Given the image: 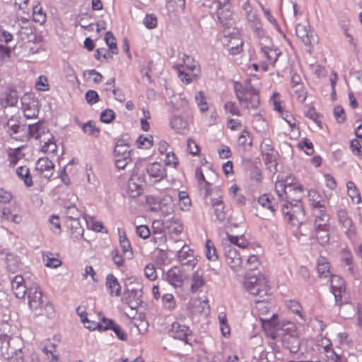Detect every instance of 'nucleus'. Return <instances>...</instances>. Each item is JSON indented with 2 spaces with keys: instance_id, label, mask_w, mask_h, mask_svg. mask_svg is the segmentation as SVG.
I'll return each instance as SVG.
<instances>
[{
  "instance_id": "1",
  "label": "nucleus",
  "mask_w": 362,
  "mask_h": 362,
  "mask_svg": "<svg viewBox=\"0 0 362 362\" xmlns=\"http://www.w3.org/2000/svg\"><path fill=\"white\" fill-rule=\"evenodd\" d=\"M30 138H34L39 141L42 151L56 156L57 145L52 134L43 123L37 122L30 124Z\"/></svg>"
},
{
  "instance_id": "2",
  "label": "nucleus",
  "mask_w": 362,
  "mask_h": 362,
  "mask_svg": "<svg viewBox=\"0 0 362 362\" xmlns=\"http://www.w3.org/2000/svg\"><path fill=\"white\" fill-rule=\"evenodd\" d=\"M28 305L36 315H46L52 317L54 314L53 305L42 297L38 285L34 284L28 288Z\"/></svg>"
},
{
  "instance_id": "3",
  "label": "nucleus",
  "mask_w": 362,
  "mask_h": 362,
  "mask_svg": "<svg viewBox=\"0 0 362 362\" xmlns=\"http://www.w3.org/2000/svg\"><path fill=\"white\" fill-rule=\"evenodd\" d=\"M205 204L210 206L217 221L223 223L228 218V211L223 201L221 191L218 188L206 189Z\"/></svg>"
},
{
  "instance_id": "4",
  "label": "nucleus",
  "mask_w": 362,
  "mask_h": 362,
  "mask_svg": "<svg viewBox=\"0 0 362 362\" xmlns=\"http://www.w3.org/2000/svg\"><path fill=\"white\" fill-rule=\"evenodd\" d=\"M143 287V284L134 277L126 279L122 300L132 310H136L142 303Z\"/></svg>"
},
{
  "instance_id": "5",
  "label": "nucleus",
  "mask_w": 362,
  "mask_h": 362,
  "mask_svg": "<svg viewBox=\"0 0 362 362\" xmlns=\"http://www.w3.org/2000/svg\"><path fill=\"white\" fill-rule=\"evenodd\" d=\"M244 286L245 289L251 295L259 296L260 300L257 302V308L261 309L262 303L266 300L265 297L267 296L269 292V286L267 280L261 274L257 275L247 274L244 281Z\"/></svg>"
},
{
  "instance_id": "6",
  "label": "nucleus",
  "mask_w": 362,
  "mask_h": 362,
  "mask_svg": "<svg viewBox=\"0 0 362 362\" xmlns=\"http://www.w3.org/2000/svg\"><path fill=\"white\" fill-rule=\"evenodd\" d=\"M234 90L239 104L243 109H257L259 105V91L255 88L234 83Z\"/></svg>"
},
{
  "instance_id": "7",
  "label": "nucleus",
  "mask_w": 362,
  "mask_h": 362,
  "mask_svg": "<svg viewBox=\"0 0 362 362\" xmlns=\"http://www.w3.org/2000/svg\"><path fill=\"white\" fill-rule=\"evenodd\" d=\"M145 175L143 173L134 171L128 180L127 194L133 198L140 196L144 191Z\"/></svg>"
},
{
  "instance_id": "8",
  "label": "nucleus",
  "mask_w": 362,
  "mask_h": 362,
  "mask_svg": "<svg viewBox=\"0 0 362 362\" xmlns=\"http://www.w3.org/2000/svg\"><path fill=\"white\" fill-rule=\"evenodd\" d=\"M331 291L334 296L335 303L338 305L346 303L348 300L346 285L344 279L337 275H333L330 279Z\"/></svg>"
},
{
  "instance_id": "9",
  "label": "nucleus",
  "mask_w": 362,
  "mask_h": 362,
  "mask_svg": "<svg viewBox=\"0 0 362 362\" xmlns=\"http://www.w3.org/2000/svg\"><path fill=\"white\" fill-rule=\"evenodd\" d=\"M282 212L293 226L300 224L304 220V210L300 204H286L282 209Z\"/></svg>"
},
{
  "instance_id": "10",
  "label": "nucleus",
  "mask_w": 362,
  "mask_h": 362,
  "mask_svg": "<svg viewBox=\"0 0 362 362\" xmlns=\"http://www.w3.org/2000/svg\"><path fill=\"white\" fill-rule=\"evenodd\" d=\"M8 133L16 140L25 141L29 139L30 124H21L13 119L7 122Z\"/></svg>"
},
{
  "instance_id": "11",
  "label": "nucleus",
  "mask_w": 362,
  "mask_h": 362,
  "mask_svg": "<svg viewBox=\"0 0 362 362\" xmlns=\"http://www.w3.org/2000/svg\"><path fill=\"white\" fill-rule=\"evenodd\" d=\"M187 59L185 60V64L180 65L177 68V71L178 74V77L182 82H185L186 83H189L192 82V79L189 75L185 72V69L191 72L192 77H197L199 75L200 71L198 66V64L195 62H192L189 63V57H186Z\"/></svg>"
},
{
  "instance_id": "12",
  "label": "nucleus",
  "mask_w": 362,
  "mask_h": 362,
  "mask_svg": "<svg viewBox=\"0 0 362 362\" xmlns=\"http://www.w3.org/2000/svg\"><path fill=\"white\" fill-rule=\"evenodd\" d=\"M195 177L198 184L206 190L213 185L218 179V175L211 168H207L204 171L199 168H196Z\"/></svg>"
},
{
  "instance_id": "13",
  "label": "nucleus",
  "mask_w": 362,
  "mask_h": 362,
  "mask_svg": "<svg viewBox=\"0 0 362 362\" xmlns=\"http://www.w3.org/2000/svg\"><path fill=\"white\" fill-rule=\"evenodd\" d=\"M296 33L305 45H312L316 42L314 33L310 29L307 19H303L296 25Z\"/></svg>"
},
{
  "instance_id": "14",
  "label": "nucleus",
  "mask_w": 362,
  "mask_h": 362,
  "mask_svg": "<svg viewBox=\"0 0 362 362\" xmlns=\"http://www.w3.org/2000/svg\"><path fill=\"white\" fill-rule=\"evenodd\" d=\"M223 252L226 262L232 269L236 270L240 267L242 258L240 253L233 245L224 244Z\"/></svg>"
},
{
  "instance_id": "15",
  "label": "nucleus",
  "mask_w": 362,
  "mask_h": 362,
  "mask_svg": "<svg viewBox=\"0 0 362 362\" xmlns=\"http://www.w3.org/2000/svg\"><path fill=\"white\" fill-rule=\"evenodd\" d=\"M286 326V328L283 329L291 330V334L286 333L283 336V343L285 348L289 350L291 353L296 354L300 348V341L297 336L295 334V327L293 324L288 323Z\"/></svg>"
},
{
  "instance_id": "16",
  "label": "nucleus",
  "mask_w": 362,
  "mask_h": 362,
  "mask_svg": "<svg viewBox=\"0 0 362 362\" xmlns=\"http://www.w3.org/2000/svg\"><path fill=\"white\" fill-rule=\"evenodd\" d=\"M22 110L25 117L34 118L38 115V102L30 94H25L21 98Z\"/></svg>"
},
{
  "instance_id": "17",
  "label": "nucleus",
  "mask_w": 362,
  "mask_h": 362,
  "mask_svg": "<svg viewBox=\"0 0 362 362\" xmlns=\"http://www.w3.org/2000/svg\"><path fill=\"white\" fill-rule=\"evenodd\" d=\"M165 280L174 288H180L187 275L180 267H173L165 274Z\"/></svg>"
},
{
  "instance_id": "18",
  "label": "nucleus",
  "mask_w": 362,
  "mask_h": 362,
  "mask_svg": "<svg viewBox=\"0 0 362 362\" xmlns=\"http://www.w3.org/2000/svg\"><path fill=\"white\" fill-rule=\"evenodd\" d=\"M337 216L339 223L345 229V233L350 240L353 239L356 234V227L354 226L351 217L345 210H339Z\"/></svg>"
},
{
  "instance_id": "19",
  "label": "nucleus",
  "mask_w": 362,
  "mask_h": 362,
  "mask_svg": "<svg viewBox=\"0 0 362 362\" xmlns=\"http://www.w3.org/2000/svg\"><path fill=\"white\" fill-rule=\"evenodd\" d=\"M177 259L182 264L194 268L197 264L192 250L187 245H184L177 252Z\"/></svg>"
},
{
  "instance_id": "20",
  "label": "nucleus",
  "mask_w": 362,
  "mask_h": 362,
  "mask_svg": "<svg viewBox=\"0 0 362 362\" xmlns=\"http://www.w3.org/2000/svg\"><path fill=\"white\" fill-rule=\"evenodd\" d=\"M289 188L291 187L287 186L286 182L283 180H277L275 183L276 192L281 199H290L294 201H299L301 199V194H295Z\"/></svg>"
},
{
  "instance_id": "21",
  "label": "nucleus",
  "mask_w": 362,
  "mask_h": 362,
  "mask_svg": "<svg viewBox=\"0 0 362 362\" xmlns=\"http://www.w3.org/2000/svg\"><path fill=\"white\" fill-rule=\"evenodd\" d=\"M54 165L48 158H40L35 164V169L39 173L46 178H49L54 172Z\"/></svg>"
},
{
  "instance_id": "22",
  "label": "nucleus",
  "mask_w": 362,
  "mask_h": 362,
  "mask_svg": "<svg viewBox=\"0 0 362 362\" xmlns=\"http://www.w3.org/2000/svg\"><path fill=\"white\" fill-rule=\"evenodd\" d=\"M11 290L18 298H23L28 293V288L25 285L24 278L21 275H16L11 281Z\"/></svg>"
},
{
  "instance_id": "23",
  "label": "nucleus",
  "mask_w": 362,
  "mask_h": 362,
  "mask_svg": "<svg viewBox=\"0 0 362 362\" xmlns=\"http://www.w3.org/2000/svg\"><path fill=\"white\" fill-rule=\"evenodd\" d=\"M190 333L189 327L180 322H174L171 325L170 334L175 339L185 341Z\"/></svg>"
},
{
  "instance_id": "24",
  "label": "nucleus",
  "mask_w": 362,
  "mask_h": 362,
  "mask_svg": "<svg viewBox=\"0 0 362 362\" xmlns=\"http://www.w3.org/2000/svg\"><path fill=\"white\" fill-rule=\"evenodd\" d=\"M175 204L173 197L170 194H164L160 197L158 211H160L164 216H169L174 212Z\"/></svg>"
},
{
  "instance_id": "25",
  "label": "nucleus",
  "mask_w": 362,
  "mask_h": 362,
  "mask_svg": "<svg viewBox=\"0 0 362 362\" xmlns=\"http://www.w3.org/2000/svg\"><path fill=\"white\" fill-rule=\"evenodd\" d=\"M170 127L178 134H186L189 131V124L183 117L174 115L170 120Z\"/></svg>"
},
{
  "instance_id": "26",
  "label": "nucleus",
  "mask_w": 362,
  "mask_h": 362,
  "mask_svg": "<svg viewBox=\"0 0 362 362\" xmlns=\"http://www.w3.org/2000/svg\"><path fill=\"white\" fill-rule=\"evenodd\" d=\"M114 160H124L127 158H131L130 146L123 141H118L113 151Z\"/></svg>"
},
{
  "instance_id": "27",
  "label": "nucleus",
  "mask_w": 362,
  "mask_h": 362,
  "mask_svg": "<svg viewBox=\"0 0 362 362\" xmlns=\"http://www.w3.org/2000/svg\"><path fill=\"white\" fill-rule=\"evenodd\" d=\"M146 171L151 177L155 179V182L160 181L166 177L165 168L158 163L149 164L146 168Z\"/></svg>"
},
{
  "instance_id": "28",
  "label": "nucleus",
  "mask_w": 362,
  "mask_h": 362,
  "mask_svg": "<svg viewBox=\"0 0 362 362\" xmlns=\"http://www.w3.org/2000/svg\"><path fill=\"white\" fill-rule=\"evenodd\" d=\"M189 284L190 291L194 293L198 292L205 284L203 272L199 269L196 270L189 279Z\"/></svg>"
},
{
  "instance_id": "29",
  "label": "nucleus",
  "mask_w": 362,
  "mask_h": 362,
  "mask_svg": "<svg viewBox=\"0 0 362 362\" xmlns=\"http://www.w3.org/2000/svg\"><path fill=\"white\" fill-rule=\"evenodd\" d=\"M106 286L110 291V296L118 297L121 295V286L117 279L112 274L106 276Z\"/></svg>"
},
{
  "instance_id": "30",
  "label": "nucleus",
  "mask_w": 362,
  "mask_h": 362,
  "mask_svg": "<svg viewBox=\"0 0 362 362\" xmlns=\"http://www.w3.org/2000/svg\"><path fill=\"white\" fill-rule=\"evenodd\" d=\"M308 197L313 210L316 209V208H322L326 206L325 200L317 191L310 189L308 193Z\"/></svg>"
},
{
  "instance_id": "31",
  "label": "nucleus",
  "mask_w": 362,
  "mask_h": 362,
  "mask_svg": "<svg viewBox=\"0 0 362 362\" xmlns=\"http://www.w3.org/2000/svg\"><path fill=\"white\" fill-rule=\"evenodd\" d=\"M163 225L170 234L179 235L183 230V225L179 218L173 217L166 220Z\"/></svg>"
},
{
  "instance_id": "32",
  "label": "nucleus",
  "mask_w": 362,
  "mask_h": 362,
  "mask_svg": "<svg viewBox=\"0 0 362 362\" xmlns=\"http://www.w3.org/2000/svg\"><path fill=\"white\" fill-rule=\"evenodd\" d=\"M227 240L223 243V245L224 244H230L235 247V246H238L240 248L244 249L249 245L247 240L243 235H232L227 234Z\"/></svg>"
},
{
  "instance_id": "33",
  "label": "nucleus",
  "mask_w": 362,
  "mask_h": 362,
  "mask_svg": "<svg viewBox=\"0 0 362 362\" xmlns=\"http://www.w3.org/2000/svg\"><path fill=\"white\" fill-rule=\"evenodd\" d=\"M277 316L273 313L269 318H261L262 322V327L264 329L269 330L272 333L277 332L280 328V325L276 322Z\"/></svg>"
},
{
  "instance_id": "34",
  "label": "nucleus",
  "mask_w": 362,
  "mask_h": 362,
  "mask_svg": "<svg viewBox=\"0 0 362 362\" xmlns=\"http://www.w3.org/2000/svg\"><path fill=\"white\" fill-rule=\"evenodd\" d=\"M18 101V95L16 90H8L5 94L4 97L1 100V105L6 107L8 106H15Z\"/></svg>"
},
{
  "instance_id": "35",
  "label": "nucleus",
  "mask_w": 362,
  "mask_h": 362,
  "mask_svg": "<svg viewBox=\"0 0 362 362\" xmlns=\"http://www.w3.org/2000/svg\"><path fill=\"white\" fill-rule=\"evenodd\" d=\"M243 40L240 38L235 37H231L226 45L229 54L235 55L240 53L243 49Z\"/></svg>"
},
{
  "instance_id": "36",
  "label": "nucleus",
  "mask_w": 362,
  "mask_h": 362,
  "mask_svg": "<svg viewBox=\"0 0 362 362\" xmlns=\"http://www.w3.org/2000/svg\"><path fill=\"white\" fill-rule=\"evenodd\" d=\"M18 176L24 182L26 187H31L33 185L30 170L26 166H21L16 169Z\"/></svg>"
},
{
  "instance_id": "37",
  "label": "nucleus",
  "mask_w": 362,
  "mask_h": 362,
  "mask_svg": "<svg viewBox=\"0 0 362 362\" xmlns=\"http://www.w3.org/2000/svg\"><path fill=\"white\" fill-rule=\"evenodd\" d=\"M317 272H318L320 277L326 278V277L329 276V274H330L329 264L327 262V260L326 259V258L320 257L317 259Z\"/></svg>"
},
{
  "instance_id": "38",
  "label": "nucleus",
  "mask_w": 362,
  "mask_h": 362,
  "mask_svg": "<svg viewBox=\"0 0 362 362\" xmlns=\"http://www.w3.org/2000/svg\"><path fill=\"white\" fill-rule=\"evenodd\" d=\"M284 182H286V185L291 187V189L295 194H301V198L303 196L304 188L303 185L296 181L293 176H288Z\"/></svg>"
},
{
  "instance_id": "39",
  "label": "nucleus",
  "mask_w": 362,
  "mask_h": 362,
  "mask_svg": "<svg viewBox=\"0 0 362 362\" xmlns=\"http://www.w3.org/2000/svg\"><path fill=\"white\" fill-rule=\"evenodd\" d=\"M262 52L265 57L272 64H274L281 52L276 48L264 47L262 48Z\"/></svg>"
},
{
  "instance_id": "40",
  "label": "nucleus",
  "mask_w": 362,
  "mask_h": 362,
  "mask_svg": "<svg viewBox=\"0 0 362 362\" xmlns=\"http://www.w3.org/2000/svg\"><path fill=\"white\" fill-rule=\"evenodd\" d=\"M217 16L218 19L223 26H229L230 25L232 12L228 9H223L218 7Z\"/></svg>"
},
{
  "instance_id": "41",
  "label": "nucleus",
  "mask_w": 362,
  "mask_h": 362,
  "mask_svg": "<svg viewBox=\"0 0 362 362\" xmlns=\"http://www.w3.org/2000/svg\"><path fill=\"white\" fill-rule=\"evenodd\" d=\"M83 133L93 136L98 137L100 134V129L96 127L93 121H88L84 124H81Z\"/></svg>"
},
{
  "instance_id": "42",
  "label": "nucleus",
  "mask_w": 362,
  "mask_h": 362,
  "mask_svg": "<svg viewBox=\"0 0 362 362\" xmlns=\"http://www.w3.org/2000/svg\"><path fill=\"white\" fill-rule=\"evenodd\" d=\"M258 203L264 208H266L271 211L276 210V203L273 197L269 194H265L262 195L258 199Z\"/></svg>"
},
{
  "instance_id": "43",
  "label": "nucleus",
  "mask_w": 362,
  "mask_h": 362,
  "mask_svg": "<svg viewBox=\"0 0 362 362\" xmlns=\"http://www.w3.org/2000/svg\"><path fill=\"white\" fill-rule=\"evenodd\" d=\"M178 199L180 209L182 211H187L191 207V199L185 191H180L178 192Z\"/></svg>"
},
{
  "instance_id": "44",
  "label": "nucleus",
  "mask_w": 362,
  "mask_h": 362,
  "mask_svg": "<svg viewBox=\"0 0 362 362\" xmlns=\"http://www.w3.org/2000/svg\"><path fill=\"white\" fill-rule=\"evenodd\" d=\"M313 214L315 218L314 222H329V215L327 212L326 206L322 208H316L313 210Z\"/></svg>"
},
{
  "instance_id": "45",
  "label": "nucleus",
  "mask_w": 362,
  "mask_h": 362,
  "mask_svg": "<svg viewBox=\"0 0 362 362\" xmlns=\"http://www.w3.org/2000/svg\"><path fill=\"white\" fill-rule=\"evenodd\" d=\"M6 261L7 268L11 272L15 273L18 271L20 267L21 262L17 256L12 254L7 255Z\"/></svg>"
},
{
  "instance_id": "46",
  "label": "nucleus",
  "mask_w": 362,
  "mask_h": 362,
  "mask_svg": "<svg viewBox=\"0 0 362 362\" xmlns=\"http://www.w3.org/2000/svg\"><path fill=\"white\" fill-rule=\"evenodd\" d=\"M346 187L348 190V194L352 201H354V199H356V203L359 204L361 202V198L358 189H357L354 182L352 181H349L346 183Z\"/></svg>"
},
{
  "instance_id": "47",
  "label": "nucleus",
  "mask_w": 362,
  "mask_h": 362,
  "mask_svg": "<svg viewBox=\"0 0 362 362\" xmlns=\"http://www.w3.org/2000/svg\"><path fill=\"white\" fill-rule=\"evenodd\" d=\"M162 304L165 309L170 311L176 308V301L172 293H165L162 296Z\"/></svg>"
},
{
  "instance_id": "48",
  "label": "nucleus",
  "mask_w": 362,
  "mask_h": 362,
  "mask_svg": "<svg viewBox=\"0 0 362 362\" xmlns=\"http://www.w3.org/2000/svg\"><path fill=\"white\" fill-rule=\"evenodd\" d=\"M329 230H322L314 231L315 238L320 245H325L329 243L330 239Z\"/></svg>"
},
{
  "instance_id": "49",
  "label": "nucleus",
  "mask_w": 362,
  "mask_h": 362,
  "mask_svg": "<svg viewBox=\"0 0 362 362\" xmlns=\"http://www.w3.org/2000/svg\"><path fill=\"white\" fill-rule=\"evenodd\" d=\"M194 99L200 112H205L209 110L206 100L202 91L197 92L195 95Z\"/></svg>"
},
{
  "instance_id": "50",
  "label": "nucleus",
  "mask_w": 362,
  "mask_h": 362,
  "mask_svg": "<svg viewBox=\"0 0 362 362\" xmlns=\"http://www.w3.org/2000/svg\"><path fill=\"white\" fill-rule=\"evenodd\" d=\"M33 20L36 23H39L40 25L43 24L46 21V13L42 7L35 6L33 7Z\"/></svg>"
},
{
  "instance_id": "51",
  "label": "nucleus",
  "mask_w": 362,
  "mask_h": 362,
  "mask_svg": "<svg viewBox=\"0 0 362 362\" xmlns=\"http://www.w3.org/2000/svg\"><path fill=\"white\" fill-rule=\"evenodd\" d=\"M218 320L221 334L225 337H228L230 336V329L227 322L226 315L224 313H221L218 315Z\"/></svg>"
},
{
  "instance_id": "52",
  "label": "nucleus",
  "mask_w": 362,
  "mask_h": 362,
  "mask_svg": "<svg viewBox=\"0 0 362 362\" xmlns=\"http://www.w3.org/2000/svg\"><path fill=\"white\" fill-rule=\"evenodd\" d=\"M206 256L210 261H216L218 259L216 250L213 242L210 240H208L206 242Z\"/></svg>"
},
{
  "instance_id": "53",
  "label": "nucleus",
  "mask_w": 362,
  "mask_h": 362,
  "mask_svg": "<svg viewBox=\"0 0 362 362\" xmlns=\"http://www.w3.org/2000/svg\"><path fill=\"white\" fill-rule=\"evenodd\" d=\"M105 41L106 45L108 46L112 54H117V47L116 43V39L111 32H107Z\"/></svg>"
},
{
  "instance_id": "54",
  "label": "nucleus",
  "mask_w": 362,
  "mask_h": 362,
  "mask_svg": "<svg viewBox=\"0 0 362 362\" xmlns=\"http://www.w3.org/2000/svg\"><path fill=\"white\" fill-rule=\"evenodd\" d=\"M223 109L226 113L233 116H241L240 110L234 102H226L223 105Z\"/></svg>"
},
{
  "instance_id": "55",
  "label": "nucleus",
  "mask_w": 362,
  "mask_h": 362,
  "mask_svg": "<svg viewBox=\"0 0 362 362\" xmlns=\"http://www.w3.org/2000/svg\"><path fill=\"white\" fill-rule=\"evenodd\" d=\"M247 18L250 23V26L252 28L255 32L257 34H260L261 33V26L260 23L257 18L256 15L254 13H247Z\"/></svg>"
},
{
  "instance_id": "56",
  "label": "nucleus",
  "mask_w": 362,
  "mask_h": 362,
  "mask_svg": "<svg viewBox=\"0 0 362 362\" xmlns=\"http://www.w3.org/2000/svg\"><path fill=\"white\" fill-rule=\"evenodd\" d=\"M115 323L110 319L105 318L102 315V314H99V321H98V329L100 330H107L111 329L112 327Z\"/></svg>"
},
{
  "instance_id": "57",
  "label": "nucleus",
  "mask_w": 362,
  "mask_h": 362,
  "mask_svg": "<svg viewBox=\"0 0 362 362\" xmlns=\"http://www.w3.org/2000/svg\"><path fill=\"white\" fill-rule=\"evenodd\" d=\"M119 233V244L122 249L123 252L126 253L131 251V245L130 243L127 238V236L125 235L124 232H122L120 230V229L118 230Z\"/></svg>"
},
{
  "instance_id": "58",
  "label": "nucleus",
  "mask_w": 362,
  "mask_h": 362,
  "mask_svg": "<svg viewBox=\"0 0 362 362\" xmlns=\"http://www.w3.org/2000/svg\"><path fill=\"white\" fill-rule=\"evenodd\" d=\"M136 145L139 148L148 149L153 145L152 137L140 136L136 140Z\"/></svg>"
},
{
  "instance_id": "59",
  "label": "nucleus",
  "mask_w": 362,
  "mask_h": 362,
  "mask_svg": "<svg viewBox=\"0 0 362 362\" xmlns=\"http://www.w3.org/2000/svg\"><path fill=\"white\" fill-rule=\"evenodd\" d=\"M286 306L290 310L298 315L301 319H303V315L301 314L302 308L297 300H289L286 301Z\"/></svg>"
},
{
  "instance_id": "60",
  "label": "nucleus",
  "mask_w": 362,
  "mask_h": 362,
  "mask_svg": "<svg viewBox=\"0 0 362 362\" xmlns=\"http://www.w3.org/2000/svg\"><path fill=\"white\" fill-rule=\"evenodd\" d=\"M143 23L148 29H154L158 24L157 18L152 14H147L144 18Z\"/></svg>"
},
{
  "instance_id": "61",
  "label": "nucleus",
  "mask_w": 362,
  "mask_h": 362,
  "mask_svg": "<svg viewBox=\"0 0 362 362\" xmlns=\"http://www.w3.org/2000/svg\"><path fill=\"white\" fill-rule=\"evenodd\" d=\"M145 276L150 281H155L157 279V272L153 264H148L144 268Z\"/></svg>"
},
{
  "instance_id": "62",
  "label": "nucleus",
  "mask_w": 362,
  "mask_h": 362,
  "mask_svg": "<svg viewBox=\"0 0 362 362\" xmlns=\"http://www.w3.org/2000/svg\"><path fill=\"white\" fill-rule=\"evenodd\" d=\"M49 223L51 225L50 229L56 233H61V224L59 217L57 215H52L49 218Z\"/></svg>"
},
{
  "instance_id": "63",
  "label": "nucleus",
  "mask_w": 362,
  "mask_h": 362,
  "mask_svg": "<svg viewBox=\"0 0 362 362\" xmlns=\"http://www.w3.org/2000/svg\"><path fill=\"white\" fill-rule=\"evenodd\" d=\"M298 147L303 150L306 154L311 155L314 152L313 144L308 139H305L298 144Z\"/></svg>"
},
{
  "instance_id": "64",
  "label": "nucleus",
  "mask_w": 362,
  "mask_h": 362,
  "mask_svg": "<svg viewBox=\"0 0 362 362\" xmlns=\"http://www.w3.org/2000/svg\"><path fill=\"white\" fill-rule=\"evenodd\" d=\"M317 345L322 347L327 354H330V355H332V351H334L331 348V341L327 337H321V339L318 340Z\"/></svg>"
}]
</instances>
